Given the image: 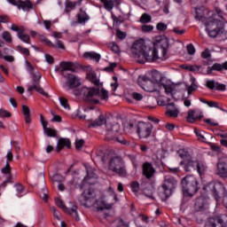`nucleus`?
Here are the masks:
<instances>
[{"mask_svg":"<svg viewBox=\"0 0 227 227\" xmlns=\"http://www.w3.org/2000/svg\"><path fill=\"white\" fill-rule=\"evenodd\" d=\"M180 166H184V171L186 173H191L192 168H196L198 161H194L191 160V158H188L187 160L180 161Z\"/></svg>","mask_w":227,"mask_h":227,"instance_id":"20","label":"nucleus"},{"mask_svg":"<svg viewBox=\"0 0 227 227\" xmlns=\"http://www.w3.org/2000/svg\"><path fill=\"white\" fill-rule=\"evenodd\" d=\"M110 48L113 52H114L115 54H119L120 47L118 46V44H116L115 43H110Z\"/></svg>","mask_w":227,"mask_h":227,"instance_id":"60","label":"nucleus"},{"mask_svg":"<svg viewBox=\"0 0 227 227\" xmlns=\"http://www.w3.org/2000/svg\"><path fill=\"white\" fill-rule=\"evenodd\" d=\"M22 113L25 116L26 123H31V110L29 109V106L23 105Z\"/></svg>","mask_w":227,"mask_h":227,"instance_id":"30","label":"nucleus"},{"mask_svg":"<svg viewBox=\"0 0 227 227\" xmlns=\"http://www.w3.org/2000/svg\"><path fill=\"white\" fill-rule=\"evenodd\" d=\"M195 206L198 207V208H204V207H205V200H203V197L198 198L196 200Z\"/></svg>","mask_w":227,"mask_h":227,"instance_id":"53","label":"nucleus"},{"mask_svg":"<svg viewBox=\"0 0 227 227\" xmlns=\"http://www.w3.org/2000/svg\"><path fill=\"white\" fill-rule=\"evenodd\" d=\"M131 52L136 61L142 65L145 64V61H148V63H155V61L160 59L157 49L146 47L143 41L134 43Z\"/></svg>","mask_w":227,"mask_h":227,"instance_id":"1","label":"nucleus"},{"mask_svg":"<svg viewBox=\"0 0 227 227\" xmlns=\"http://www.w3.org/2000/svg\"><path fill=\"white\" fill-rule=\"evenodd\" d=\"M142 173L147 180H150L155 175V168L152 163L146 161L142 165Z\"/></svg>","mask_w":227,"mask_h":227,"instance_id":"16","label":"nucleus"},{"mask_svg":"<svg viewBox=\"0 0 227 227\" xmlns=\"http://www.w3.org/2000/svg\"><path fill=\"white\" fill-rule=\"evenodd\" d=\"M16 191L18 192V196L19 198L22 197V193L24 192V186H22V184H16Z\"/></svg>","mask_w":227,"mask_h":227,"instance_id":"61","label":"nucleus"},{"mask_svg":"<svg viewBox=\"0 0 227 227\" xmlns=\"http://www.w3.org/2000/svg\"><path fill=\"white\" fill-rule=\"evenodd\" d=\"M10 4L17 6L18 10H23V12H31L33 10V3L29 0H7Z\"/></svg>","mask_w":227,"mask_h":227,"instance_id":"12","label":"nucleus"},{"mask_svg":"<svg viewBox=\"0 0 227 227\" xmlns=\"http://www.w3.org/2000/svg\"><path fill=\"white\" fill-rule=\"evenodd\" d=\"M82 94L86 102H90V104H98L100 98V89L95 87H82Z\"/></svg>","mask_w":227,"mask_h":227,"instance_id":"8","label":"nucleus"},{"mask_svg":"<svg viewBox=\"0 0 227 227\" xmlns=\"http://www.w3.org/2000/svg\"><path fill=\"white\" fill-rule=\"evenodd\" d=\"M224 21L217 19V16L209 18L206 23V29H223Z\"/></svg>","mask_w":227,"mask_h":227,"instance_id":"14","label":"nucleus"},{"mask_svg":"<svg viewBox=\"0 0 227 227\" xmlns=\"http://www.w3.org/2000/svg\"><path fill=\"white\" fill-rule=\"evenodd\" d=\"M184 70H189L190 72H193L194 74H201L200 70H201V66L198 65H190V66H185L183 65L181 66Z\"/></svg>","mask_w":227,"mask_h":227,"instance_id":"32","label":"nucleus"},{"mask_svg":"<svg viewBox=\"0 0 227 227\" xmlns=\"http://www.w3.org/2000/svg\"><path fill=\"white\" fill-rule=\"evenodd\" d=\"M207 88L208 90H215L216 91H226V84L224 83H220L218 82H215V80H207L206 82Z\"/></svg>","mask_w":227,"mask_h":227,"instance_id":"17","label":"nucleus"},{"mask_svg":"<svg viewBox=\"0 0 227 227\" xmlns=\"http://www.w3.org/2000/svg\"><path fill=\"white\" fill-rule=\"evenodd\" d=\"M217 175H219L221 178H227V160L218 162Z\"/></svg>","mask_w":227,"mask_h":227,"instance_id":"22","label":"nucleus"},{"mask_svg":"<svg viewBox=\"0 0 227 227\" xmlns=\"http://www.w3.org/2000/svg\"><path fill=\"white\" fill-rule=\"evenodd\" d=\"M44 131H45L46 135L48 136V137H56V136L58 134L55 129H52L51 128H46L44 129Z\"/></svg>","mask_w":227,"mask_h":227,"instance_id":"48","label":"nucleus"},{"mask_svg":"<svg viewBox=\"0 0 227 227\" xmlns=\"http://www.w3.org/2000/svg\"><path fill=\"white\" fill-rule=\"evenodd\" d=\"M196 168L199 175H205V171H207V165L205 163L197 161Z\"/></svg>","mask_w":227,"mask_h":227,"instance_id":"37","label":"nucleus"},{"mask_svg":"<svg viewBox=\"0 0 227 227\" xmlns=\"http://www.w3.org/2000/svg\"><path fill=\"white\" fill-rule=\"evenodd\" d=\"M134 129H136V125H134L132 122H129L124 126L126 132H134Z\"/></svg>","mask_w":227,"mask_h":227,"instance_id":"56","label":"nucleus"},{"mask_svg":"<svg viewBox=\"0 0 227 227\" xmlns=\"http://www.w3.org/2000/svg\"><path fill=\"white\" fill-rule=\"evenodd\" d=\"M82 3V0H79L76 2H72V1H67L65 4V13H67V15H70V12H72V10H75V7L77 6V4H79V6H81Z\"/></svg>","mask_w":227,"mask_h":227,"instance_id":"21","label":"nucleus"},{"mask_svg":"<svg viewBox=\"0 0 227 227\" xmlns=\"http://www.w3.org/2000/svg\"><path fill=\"white\" fill-rule=\"evenodd\" d=\"M27 72L31 75L32 79V84L28 86L27 91H37L43 97H45V98H49V93L45 92L43 90V88L40 85V79H42V73L40 71L35 70L33 65L29 63V61H27Z\"/></svg>","mask_w":227,"mask_h":227,"instance_id":"2","label":"nucleus"},{"mask_svg":"<svg viewBox=\"0 0 227 227\" xmlns=\"http://www.w3.org/2000/svg\"><path fill=\"white\" fill-rule=\"evenodd\" d=\"M41 40L44 42L46 45H48V47H52L53 49H56V44L52 43V42H51V40H49L48 38L43 36Z\"/></svg>","mask_w":227,"mask_h":227,"instance_id":"62","label":"nucleus"},{"mask_svg":"<svg viewBox=\"0 0 227 227\" xmlns=\"http://www.w3.org/2000/svg\"><path fill=\"white\" fill-rule=\"evenodd\" d=\"M179 157L183 159L184 160H187V159H191V155H189V153L185 152L184 149H180L177 152Z\"/></svg>","mask_w":227,"mask_h":227,"instance_id":"45","label":"nucleus"},{"mask_svg":"<svg viewBox=\"0 0 227 227\" xmlns=\"http://www.w3.org/2000/svg\"><path fill=\"white\" fill-rule=\"evenodd\" d=\"M222 30H223V28L206 29V31H207V35H208V36H210V38H215L217 36V35H219V33H221Z\"/></svg>","mask_w":227,"mask_h":227,"instance_id":"38","label":"nucleus"},{"mask_svg":"<svg viewBox=\"0 0 227 227\" xmlns=\"http://www.w3.org/2000/svg\"><path fill=\"white\" fill-rule=\"evenodd\" d=\"M194 132H195V135L197 136L199 141H201V143L207 142V138L205 137V136H203L204 131L195 129Z\"/></svg>","mask_w":227,"mask_h":227,"instance_id":"43","label":"nucleus"},{"mask_svg":"<svg viewBox=\"0 0 227 227\" xmlns=\"http://www.w3.org/2000/svg\"><path fill=\"white\" fill-rule=\"evenodd\" d=\"M55 203H56L57 207H59V208H61L64 210V212H67L68 207H67V206H65V203L63 202L62 200L56 199Z\"/></svg>","mask_w":227,"mask_h":227,"instance_id":"46","label":"nucleus"},{"mask_svg":"<svg viewBox=\"0 0 227 227\" xmlns=\"http://www.w3.org/2000/svg\"><path fill=\"white\" fill-rule=\"evenodd\" d=\"M106 134L105 137L106 141H116L121 145H127V140L123 137L118 136L120 132V123L118 122H106Z\"/></svg>","mask_w":227,"mask_h":227,"instance_id":"4","label":"nucleus"},{"mask_svg":"<svg viewBox=\"0 0 227 227\" xmlns=\"http://www.w3.org/2000/svg\"><path fill=\"white\" fill-rule=\"evenodd\" d=\"M11 145L13 146L17 154V158L19 159V152H20V144H19V142L17 141H12Z\"/></svg>","mask_w":227,"mask_h":227,"instance_id":"52","label":"nucleus"},{"mask_svg":"<svg viewBox=\"0 0 227 227\" xmlns=\"http://www.w3.org/2000/svg\"><path fill=\"white\" fill-rule=\"evenodd\" d=\"M60 67V70H59V74L60 75H62V77L67 76V74H65V72H75V65L73 62H67V61H62L59 64Z\"/></svg>","mask_w":227,"mask_h":227,"instance_id":"18","label":"nucleus"},{"mask_svg":"<svg viewBox=\"0 0 227 227\" xmlns=\"http://www.w3.org/2000/svg\"><path fill=\"white\" fill-rule=\"evenodd\" d=\"M95 198H97L95 190L93 188H90L82 193L79 201L82 207H90L89 203H91V200H95Z\"/></svg>","mask_w":227,"mask_h":227,"instance_id":"10","label":"nucleus"},{"mask_svg":"<svg viewBox=\"0 0 227 227\" xmlns=\"http://www.w3.org/2000/svg\"><path fill=\"white\" fill-rule=\"evenodd\" d=\"M192 84L187 87L188 95H191L192 91H196L198 90V84H196V78L194 76L191 77Z\"/></svg>","mask_w":227,"mask_h":227,"instance_id":"35","label":"nucleus"},{"mask_svg":"<svg viewBox=\"0 0 227 227\" xmlns=\"http://www.w3.org/2000/svg\"><path fill=\"white\" fill-rule=\"evenodd\" d=\"M71 142L70 139L68 138H60L58 142V145H57V152H59L60 150H62L65 146H67V148H70L71 146Z\"/></svg>","mask_w":227,"mask_h":227,"instance_id":"26","label":"nucleus"},{"mask_svg":"<svg viewBox=\"0 0 227 227\" xmlns=\"http://www.w3.org/2000/svg\"><path fill=\"white\" fill-rule=\"evenodd\" d=\"M101 100H107L109 98V92L105 89L101 90V93L99 90V98Z\"/></svg>","mask_w":227,"mask_h":227,"instance_id":"47","label":"nucleus"},{"mask_svg":"<svg viewBox=\"0 0 227 227\" xmlns=\"http://www.w3.org/2000/svg\"><path fill=\"white\" fill-rule=\"evenodd\" d=\"M131 191H133V192H139V183L137 181L131 183Z\"/></svg>","mask_w":227,"mask_h":227,"instance_id":"59","label":"nucleus"},{"mask_svg":"<svg viewBox=\"0 0 227 227\" xmlns=\"http://www.w3.org/2000/svg\"><path fill=\"white\" fill-rule=\"evenodd\" d=\"M76 19L78 24H82V26H84V24H86V22L90 20V15L86 13V11L80 9L79 12L76 15Z\"/></svg>","mask_w":227,"mask_h":227,"instance_id":"23","label":"nucleus"},{"mask_svg":"<svg viewBox=\"0 0 227 227\" xmlns=\"http://www.w3.org/2000/svg\"><path fill=\"white\" fill-rule=\"evenodd\" d=\"M136 129L140 139H148L153 132V125L150 122L139 121L136 125Z\"/></svg>","mask_w":227,"mask_h":227,"instance_id":"9","label":"nucleus"},{"mask_svg":"<svg viewBox=\"0 0 227 227\" xmlns=\"http://www.w3.org/2000/svg\"><path fill=\"white\" fill-rule=\"evenodd\" d=\"M2 173L4 175H8L7 178H12V168L10 167V163L6 161L5 167L2 168Z\"/></svg>","mask_w":227,"mask_h":227,"instance_id":"40","label":"nucleus"},{"mask_svg":"<svg viewBox=\"0 0 227 227\" xmlns=\"http://www.w3.org/2000/svg\"><path fill=\"white\" fill-rule=\"evenodd\" d=\"M97 210H109L111 208V204H106L102 199L96 200Z\"/></svg>","mask_w":227,"mask_h":227,"instance_id":"29","label":"nucleus"},{"mask_svg":"<svg viewBox=\"0 0 227 227\" xmlns=\"http://www.w3.org/2000/svg\"><path fill=\"white\" fill-rule=\"evenodd\" d=\"M105 4L107 12H111L114 8V4H119L120 0H100Z\"/></svg>","mask_w":227,"mask_h":227,"instance_id":"27","label":"nucleus"},{"mask_svg":"<svg viewBox=\"0 0 227 227\" xmlns=\"http://www.w3.org/2000/svg\"><path fill=\"white\" fill-rule=\"evenodd\" d=\"M17 36L24 43H27L28 45H31V36L26 34V28L22 32L17 34Z\"/></svg>","mask_w":227,"mask_h":227,"instance_id":"28","label":"nucleus"},{"mask_svg":"<svg viewBox=\"0 0 227 227\" xmlns=\"http://www.w3.org/2000/svg\"><path fill=\"white\" fill-rule=\"evenodd\" d=\"M203 118V113L200 110H189L188 115H187V121L189 123H194L195 121H198V120H201Z\"/></svg>","mask_w":227,"mask_h":227,"instance_id":"19","label":"nucleus"},{"mask_svg":"<svg viewBox=\"0 0 227 227\" xmlns=\"http://www.w3.org/2000/svg\"><path fill=\"white\" fill-rule=\"evenodd\" d=\"M141 24H148V22H152V16L148 13H143L140 17Z\"/></svg>","mask_w":227,"mask_h":227,"instance_id":"41","label":"nucleus"},{"mask_svg":"<svg viewBox=\"0 0 227 227\" xmlns=\"http://www.w3.org/2000/svg\"><path fill=\"white\" fill-rule=\"evenodd\" d=\"M177 185H178V181L175 179V177L166 176L164 177L161 189L160 190V192H159L161 200H168V198H169V196L173 194Z\"/></svg>","mask_w":227,"mask_h":227,"instance_id":"5","label":"nucleus"},{"mask_svg":"<svg viewBox=\"0 0 227 227\" xmlns=\"http://www.w3.org/2000/svg\"><path fill=\"white\" fill-rule=\"evenodd\" d=\"M16 49L19 52H20V54H24V56H31V52L27 48H24L21 45H18Z\"/></svg>","mask_w":227,"mask_h":227,"instance_id":"44","label":"nucleus"},{"mask_svg":"<svg viewBox=\"0 0 227 227\" xmlns=\"http://www.w3.org/2000/svg\"><path fill=\"white\" fill-rule=\"evenodd\" d=\"M207 106L208 107H215L216 109H221V111H223V109L219 106V103L215 101H208Z\"/></svg>","mask_w":227,"mask_h":227,"instance_id":"64","label":"nucleus"},{"mask_svg":"<svg viewBox=\"0 0 227 227\" xmlns=\"http://www.w3.org/2000/svg\"><path fill=\"white\" fill-rule=\"evenodd\" d=\"M84 58L87 59H95L96 61H100V54L97 52L87 51L83 54Z\"/></svg>","mask_w":227,"mask_h":227,"instance_id":"36","label":"nucleus"},{"mask_svg":"<svg viewBox=\"0 0 227 227\" xmlns=\"http://www.w3.org/2000/svg\"><path fill=\"white\" fill-rule=\"evenodd\" d=\"M67 214H69L76 221H81V218L79 217V214L77 213V206H73L72 208H67L66 211Z\"/></svg>","mask_w":227,"mask_h":227,"instance_id":"33","label":"nucleus"},{"mask_svg":"<svg viewBox=\"0 0 227 227\" xmlns=\"http://www.w3.org/2000/svg\"><path fill=\"white\" fill-rule=\"evenodd\" d=\"M11 29H12V31H15V32L17 33V35H19V33H22V32H23V30L25 29V27H18L17 25L12 24V25L11 26Z\"/></svg>","mask_w":227,"mask_h":227,"instance_id":"57","label":"nucleus"},{"mask_svg":"<svg viewBox=\"0 0 227 227\" xmlns=\"http://www.w3.org/2000/svg\"><path fill=\"white\" fill-rule=\"evenodd\" d=\"M64 77L67 81L69 90H74V88H79V86H81V78H79V76L73 74H67Z\"/></svg>","mask_w":227,"mask_h":227,"instance_id":"15","label":"nucleus"},{"mask_svg":"<svg viewBox=\"0 0 227 227\" xmlns=\"http://www.w3.org/2000/svg\"><path fill=\"white\" fill-rule=\"evenodd\" d=\"M187 52L190 54V56H194L196 54V48L194 47V44L190 43L186 46Z\"/></svg>","mask_w":227,"mask_h":227,"instance_id":"50","label":"nucleus"},{"mask_svg":"<svg viewBox=\"0 0 227 227\" xmlns=\"http://www.w3.org/2000/svg\"><path fill=\"white\" fill-rule=\"evenodd\" d=\"M141 30L143 31V33H152V31H153V26H152V25H143L141 27Z\"/></svg>","mask_w":227,"mask_h":227,"instance_id":"55","label":"nucleus"},{"mask_svg":"<svg viewBox=\"0 0 227 227\" xmlns=\"http://www.w3.org/2000/svg\"><path fill=\"white\" fill-rule=\"evenodd\" d=\"M131 97L132 98H134V100H137V101L143 100V95L137 92H133L131 94Z\"/></svg>","mask_w":227,"mask_h":227,"instance_id":"63","label":"nucleus"},{"mask_svg":"<svg viewBox=\"0 0 227 227\" xmlns=\"http://www.w3.org/2000/svg\"><path fill=\"white\" fill-rule=\"evenodd\" d=\"M86 78L88 79V81L92 82V84H94L95 86H100V79L97 77V73L89 72L87 73Z\"/></svg>","mask_w":227,"mask_h":227,"instance_id":"25","label":"nucleus"},{"mask_svg":"<svg viewBox=\"0 0 227 227\" xmlns=\"http://www.w3.org/2000/svg\"><path fill=\"white\" fill-rule=\"evenodd\" d=\"M106 123V117L104 115H99L98 119L89 124V127H100Z\"/></svg>","mask_w":227,"mask_h":227,"instance_id":"31","label":"nucleus"},{"mask_svg":"<svg viewBox=\"0 0 227 227\" xmlns=\"http://www.w3.org/2000/svg\"><path fill=\"white\" fill-rule=\"evenodd\" d=\"M40 198H42L43 201H47V200H49V192L47 191V189L45 188L42 189L40 192Z\"/></svg>","mask_w":227,"mask_h":227,"instance_id":"49","label":"nucleus"},{"mask_svg":"<svg viewBox=\"0 0 227 227\" xmlns=\"http://www.w3.org/2000/svg\"><path fill=\"white\" fill-rule=\"evenodd\" d=\"M167 116H170L171 118H178V108L175 107V103H169L167 105Z\"/></svg>","mask_w":227,"mask_h":227,"instance_id":"24","label":"nucleus"},{"mask_svg":"<svg viewBox=\"0 0 227 227\" xmlns=\"http://www.w3.org/2000/svg\"><path fill=\"white\" fill-rule=\"evenodd\" d=\"M2 38L3 40H4V42H6V43H12V42H13V39L12 38V34H10V32L8 31L3 32Z\"/></svg>","mask_w":227,"mask_h":227,"instance_id":"42","label":"nucleus"},{"mask_svg":"<svg viewBox=\"0 0 227 227\" xmlns=\"http://www.w3.org/2000/svg\"><path fill=\"white\" fill-rule=\"evenodd\" d=\"M96 159L99 161V162H106V153L103 152L102 150H98L96 152Z\"/></svg>","mask_w":227,"mask_h":227,"instance_id":"39","label":"nucleus"},{"mask_svg":"<svg viewBox=\"0 0 227 227\" xmlns=\"http://www.w3.org/2000/svg\"><path fill=\"white\" fill-rule=\"evenodd\" d=\"M108 168L113 173H116L119 176H127V168H125V161L120 156H114L109 160Z\"/></svg>","mask_w":227,"mask_h":227,"instance_id":"6","label":"nucleus"},{"mask_svg":"<svg viewBox=\"0 0 227 227\" xmlns=\"http://www.w3.org/2000/svg\"><path fill=\"white\" fill-rule=\"evenodd\" d=\"M160 46L162 49L163 56H166V54H168V49H169V41L168 38L161 39L160 42Z\"/></svg>","mask_w":227,"mask_h":227,"instance_id":"34","label":"nucleus"},{"mask_svg":"<svg viewBox=\"0 0 227 227\" xmlns=\"http://www.w3.org/2000/svg\"><path fill=\"white\" fill-rule=\"evenodd\" d=\"M203 189L206 192L212 194L215 200H219V198H221V196H224V193L226 192V188H224V184L221 182L209 183L206 184Z\"/></svg>","mask_w":227,"mask_h":227,"instance_id":"7","label":"nucleus"},{"mask_svg":"<svg viewBox=\"0 0 227 227\" xmlns=\"http://www.w3.org/2000/svg\"><path fill=\"white\" fill-rule=\"evenodd\" d=\"M183 194L187 198H192L200 191V182L194 176H186L181 181Z\"/></svg>","mask_w":227,"mask_h":227,"instance_id":"3","label":"nucleus"},{"mask_svg":"<svg viewBox=\"0 0 227 227\" xmlns=\"http://www.w3.org/2000/svg\"><path fill=\"white\" fill-rule=\"evenodd\" d=\"M0 118H12V113L6 111L4 108H1Z\"/></svg>","mask_w":227,"mask_h":227,"instance_id":"51","label":"nucleus"},{"mask_svg":"<svg viewBox=\"0 0 227 227\" xmlns=\"http://www.w3.org/2000/svg\"><path fill=\"white\" fill-rule=\"evenodd\" d=\"M156 29L158 31H160V32L164 33V31H166L168 29V25H166V24H164L162 22H159L156 25Z\"/></svg>","mask_w":227,"mask_h":227,"instance_id":"54","label":"nucleus"},{"mask_svg":"<svg viewBox=\"0 0 227 227\" xmlns=\"http://www.w3.org/2000/svg\"><path fill=\"white\" fill-rule=\"evenodd\" d=\"M61 106L65 109H70V105H68V100L65 98H59Z\"/></svg>","mask_w":227,"mask_h":227,"instance_id":"58","label":"nucleus"},{"mask_svg":"<svg viewBox=\"0 0 227 227\" xmlns=\"http://www.w3.org/2000/svg\"><path fill=\"white\" fill-rule=\"evenodd\" d=\"M152 81L155 82L160 89L164 88L166 90L168 86L166 84V77H164L162 74L157 70L152 72Z\"/></svg>","mask_w":227,"mask_h":227,"instance_id":"13","label":"nucleus"},{"mask_svg":"<svg viewBox=\"0 0 227 227\" xmlns=\"http://www.w3.org/2000/svg\"><path fill=\"white\" fill-rule=\"evenodd\" d=\"M141 81L143 90H145V91H147L148 93H153L160 90V88L154 82H153L146 76H143L141 78Z\"/></svg>","mask_w":227,"mask_h":227,"instance_id":"11","label":"nucleus"}]
</instances>
